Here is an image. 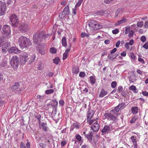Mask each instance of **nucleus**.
Segmentation results:
<instances>
[{
  "mask_svg": "<svg viewBox=\"0 0 148 148\" xmlns=\"http://www.w3.org/2000/svg\"><path fill=\"white\" fill-rule=\"evenodd\" d=\"M50 36L49 34H44L42 32H38L33 36V41L36 45H39L44 40Z\"/></svg>",
  "mask_w": 148,
  "mask_h": 148,
  "instance_id": "f257e3e1",
  "label": "nucleus"
},
{
  "mask_svg": "<svg viewBox=\"0 0 148 148\" xmlns=\"http://www.w3.org/2000/svg\"><path fill=\"white\" fill-rule=\"evenodd\" d=\"M18 43L20 47L23 49L25 48L30 46L32 44L30 40L28 38L23 36H21L19 38Z\"/></svg>",
  "mask_w": 148,
  "mask_h": 148,
  "instance_id": "f03ea898",
  "label": "nucleus"
},
{
  "mask_svg": "<svg viewBox=\"0 0 148 148\" xmlns=\"http://www.w3.org/2000/svg\"><path fill=\"white\" fill-rule=\"evenodd\" d=\"M10 63L12 67L14 69H16L18 67L19 63L18 57L16 56H14L11 59Z\"/></svg>",
  "mask_w": 148,
  "mask_h": 148,
  "instance_id": "7ed1b4c3",
  "label": "nucleus"
},
{
  "mask_svg": "<svg viewBox=\"0 0 148 148\" xmlns=\"http://www.w3.org/2000/svg\"><path fill=\"white\" fill-rule=\"evenodd\" d=\"M88 25L90 29L92 30L100 29L102 27L101 25L94 21L88 22Z\"/></svg>",
  "mask_w": 148,
  "mask_h": 148,
  "instance_id": "20e7f679",
  "label": "nucleus"
},
{
  "mask_svg": "<svg viewBox=\"0 0 148 148\" xmlns=\"http://www.w3.org/2000/svg\"><path fill=\"white\" fill-rule=\"evenodd\" d=\"M10 19L13 26H17L18 23V18L15 14H11L10 17Z\"/></svg>",
  "mask_w": 148,
  "mask_h": 148,
  "instance_id": "39448f33",
  "label": "nucleus"
},
{
  "mask_svg": "<svg viewBox=\"0 0 148 148\" xmlns=\"http://www.w3.org/2000/svg\"><path fill=\"white\" fill-rule=\"evenodd\" d=\"M113 114H114L113 112L105 113L104 114L103 117L105 119L109 121H112L114 122L116 121V118Z\"/></svg>",
  "mask_w": 148,
  "mask_h": 148,
  "instance_id": "423d86ee",
  "label": "nucleus"
},
{
  "mask_svg": "<svg viewBox=\"0 0 148 148\" xmlns=\"http://www.w3.org/2000/svg\"><path fill=\"white\" fill-rule=\"evenodd\" d=\"M20 61L22 65L24 64L29 59L28 54L25 52H23L20 55Z\"/></svg>",
  "mask_w": 148,
  "mask_h": 148,
  "instance_id": "0eeeda50",
  "label": "nucleus"
},
{
  "mask_svg": "<svg viewBox=\"0 0 148 148\" xmlns=\"http://www.w3.org/2000/svg\"><path fill=\"white\" fill-rule=\"evenodd\" d=\"M6 10L5 3L2 1H0V16L4 15Z\"/></svg>",
  "mask_w": 148,
  "mask_h": 148,
  "instance_id": "6e6552de",
  "label": "nucleus"
},
{
  "mask_svg": "<svg viewBox=\"0 0 148 148\" xmlns=\"http://www.w3.org/2000/svg\"><path fill=\"white\" fill-rule=\"evenodd\" d=\"M3 33L9 35L10 34V28L9 25H6L4 26L2 28Z\"/></svg>",
  "mask_w": 148,
  "mask_h": 148,
  "instance_id": "1a4fd4ad",
  "label": "nucleus"
},
{
  "mask_svg": "<svg viewBox=\"0 0 148 148\" xmlns=\"http://www.w3.org/2000/svg\"><path fill=\"white\" fill-rule=\"evenodd\" d=\"M69 7L68 6V5L64 8L62 13L59 14V16L60 17L62 15L63 16H61V18H62V17H64L67 14H68L69 13Z\"/></svg>",
  "mask_w": 148,
  "mask_h": 148,
  "instance_id": "9d476101",
  "label": "nucleus"
},
{
  "mask_svg": "<svg viewBox=\"0 0 148 148\" xmlns=\"http://www.w3.org/2000/svg\"><path fill=\"white\" fill-rule=\"evenodd\" d=\"M9 53H18L21 52V51L16 47H12L10 48L8 50Z\"/></svg>",
  "mask_w": 148,
  "mask_h": 148,
  "instance_id": "9b49d317",
  "label": "nucleus"
},
{
  "mask_svg": "<svg viewBox=\"0 0 148 148\" xmlns=\"http://www.w3.org/2000/svg\"><path fill=\"white\" fill-rule=\"evenodd\" d=\"M10 44L9 42H7L4 45L2 48V52L4 53H5L8 50L9 47L10 46Z\"/></svg>",
  "mask_w": 148,
  "mask_h": 148,
  "instance_id": "f8f14e48",
  "label": "nucleus"
},
{
  "mask_svg": "<svg viewBox=\"0 0 148 148\" xmlns=\"http://www.w3.org/2000/svg\"><path fill=\"white\" fill-rule=\"evenodd\" d=\"M99 128V125L97 122L94 123L91 126V129L94 132L98 131Z\"/></svg>",
  "mask_w": 148,
  "mask_h": 148,
  "instance_id": "ddd939ff",
  "label": "nucleus"
},
{
  "mask_svg": "<svg viewBox=\"0 0 148 148\" xmlns=\"http://www.w3.org/2000/svg\"><path fill=\"white\" fill-rule=\"evenodd\" d=\"M94 112L93 110H90L88 111L87 116V119L90 120L93 116Z\"/></svg>",
  "mask_w": 148,
  "mask_h": 148,
  "instance_id": "4468645a",
  "label": "nucleus"
},
{
  "mask_svg": "<svg viewBox=\"0 0 148 148\" xmlns=\"http://www.w3.org/2000/svg\"><path fill=\"white\" fill-rule=\"evenodd\" d=\"M110 130V127L108 125H105L103 129L101 132L103 133H105L109 132Z\"/></svg>",
  "mask_w": 148,
  "mask_h": 148,
  "instance_id": "2eb2a0df",
  "label": "nucleus"
},
{
  "mask_svg": "<svg viewBox=\"0 0 148 148\" xmlns=\"http://www.w3.org/2000/svg\"><path fill=\"white\" fill-rule=\"evenodd\" d=\"M40 128L42 129V130L45 132H47L48 130V128L47 126V124L45 123H42L40 126Z\"/></svg>",
  "mask_w": 148,
  "mask_h": 148,
  "instance_id": "dca6fc26",
  "label": "nucleus"
},
{
  "mask_svg": "<svg viewBox=\"0 0 148 148\" xmlns=\"http://www.w3.org/2000/svg\"><path fill=\"white\" fill-rule=\"evenodd\" d=\"M19 86V84L17 82H16L14 83V84L10 88V90L12 91H14L16 89H17Z\"/></svg>",
  "mask_w": 148,
  "mask_h": 148,
  "instance_id": "f3484780",
  "label": "nucleus"
},
{
  "mask_svg": "<svg viewBox=\"0 0 148 148\" xmlns=\"http://www.w3.org/2000/svg\"><path fill=\"white\" fill-rule=\"evenodd\" d=\"M107 93L108 92L106 91L104 89H102L99 94V96L100 97H103L106 95Z\"/></svg>",
  "mask_w": 148,
  "mask_h": 148,
  "instance_id": "a211bd4d",
  "label": "nucleus"
},
{
  "mask_svg": "<svg viewBox=\"0 0 148 148\" xmlns=\"http://www.w3.org/2000/svg\"><path fill=\"white\" fill-rule=\"evenodd\" d=\"M132 113L133 114H137L138 112V108L137 107H132L131 108Z\"/></svg>",
  "mask_w": 148,
  "mask_h": 148,
  "instance_id": "6ab92c4d",
  "label": "nucleus"
},
{
  "mask_svg": "<svg viewBox=\"0 0 148 148\" xmlns=\"http://www.w3.org/2000/svg\"><path fill=\"white\" fill-rule=\"evenodd\" d=\"M120 109L119 107H118V106L114 109L110 110V112H113L114 114H116V112H118Z\"/></svg>",
  "mask_w": 148,
  "mask_h": 148,
  "instance_id": "aec40b11",
  "label": "nucleus"
},
{
  "mask_svg": "<svg viewBox=\"0 0 148 148\" xmlns=\"http://www.w3.org/2000/svg\"><path fill=\"white\" fill-rule=\"evenodd\" d=\"M129 89L130 90H132L133 92L135 93H136L138 92V90L136 89V86H131L129 87Z\"/></svg>",
  "mask_w": 148,
  "mask_h": 148,
  "instance_id": "412c9836",
  "label": "nucleus"
},
{
  "mask_svg": "<svg viewBox=\"0 0 148 148\" xmlns=\"http://www.w3.org/2000/svg\"><path fill=\"white\" fill-rule=\"evenodd\" d=\"M138 119V115H136L132 117L130 121V123H134Z\"/></svg>",
  "mask_w": 148,
  "mask_h": 148,
  "instance_id": "4be33fe9",
  "label": "nucleus"
},
{
  "mask_svg": "<svg viewBox=\"0 0 148 148\" xmlns=\"http://www.w3.org/2000/svg\"><path fill=\"white\" fill-rule=\"evenodd\" d=\"M70 51V50L69 49H66L64 53L63 54V60H65L68 56L69 52Z\"/></svg>",
  "mask_w": 148,
  "mask_h": 148,
  "instance_id": "5701e85b",
  "label": "nucleus"
},
{
  "mask_svg": "<svg viewBox=\"0 0 148 148\" xmlns=\"http://www.w3.org/2000/svg\"><path fill=\"white\" fill-rule=\"evenodd\" d=\"M136 136H132L130 138L131 141L132 142L133 144L137 143V141L136 140Z\"/></svg>",
  "mask_w": 148,
  "mask_h": 148,
  "instance_id": "b1692460",
  "label": "nucleus"
},
{
  "mask_svg": "<svg viewBox=\"0 0 148 148\" xmlns=\"http://www.w3.org/2000/svg\"><path fill=\"white\" fill-rule=\"evenodd\" d=\"M61 42L63 46L66 47V39L65 37H63L62 38Z\"/></svg>",
  "mask_w": 148,
  "mask_h": 148,
  "instance_id": "393cba45",
  "label": "nucleus"
},
{
  "mask_svg": "<svg viewBox=\"0 0 148 148\" xmlns=\"http://www.w3.org/2000/svg\"><path fill=\"white\" fill-rule=\"evenodd\" d=\"M126 21V19L125 18H123L120 21H118V22L116 23V25H118L124 23Z\"/></svg>",
  "mask_w": 148,
  "mask_h": 148,
  "instance_id": "a878e982",
  "label": "nucleus"
},
{
  "mask_svg": "<svg viewBox=\"0 0 148 148\" xmlns=\"http://www.w3.org/2000/svg\"><path fill=\"white\" fill-rule=\"evenodd\" d=\"M58 104V102L56 99H54L52 100V103H51V106L53 107L56 106Z\"/></svg>",
  "mask_w": 148,
  "mask_h": 148,
  "instance_id": "bb28decb",
  "label": "nucleus"
},
{
  "mask_svg": "<svg viewBox=\"0 0 148 148\" xmlns=\"http://www.w3.org/2000/svg\"><path fill=\"white\" fill-rule=\"evenodd\" d=\"M49 51L51 53L55 54L57 51V49L54 47H51L49 49Z\"/></svg>",
  "mask_w": 148,
  "mask_h": 148,
  "instance_id": "cd10ccee",
  "label": "nucleus"
},
{
  "mask_svg": "<svg viewBox=\"0 0 148 148\" xmlns=\"http://www.w3.org/2000/svg\"><path fill=\"white\" fill-rule=\"evenodd\" d=\"M60 61V60L59 58L58 57H56L53 60V62L56 65H58Z\"/></svg>",
  "mask_w": 148,
  "mask_h": 148,
  "instance_id": "c85d7f7f",
  "label": "nucleus"
},
{
  "mask_svg": "<svg viewBox=\"0 0 148 148\" xmlns=\"http://www.w3.org/2000/svg\"><path fill=\"white\" fill-rule=\"evenodd\" d=\"M90 81L92 84H94L96 81L95 79L92 76H91L90 77Z\"/></svg>",
  "mask_w": 148,
  "mask_h": 148,
  "instance_id": "c756f323",
  "label": "nucleus"
},
{
  "mask_svg": "<svg viewBox=\"0 0 148 148\" xmlns=\"http://www.w3.org/2000/svg\"><path fill=\"white\" fill-rule=\"evenodd\" d=\"M44 98L43 96H40V95H38L37 96V99L39 101L42 102L43 101Z\"/></svg>",
  "mask_w": 148,
  "mask_h": 148,
  "instance_id": "7c9ffc66",
  "label": "nucleus"
},
{
  "mask_svg": "<svg viewBox=\"0 0 148 148\" xmlns=\"http://www.w3.org/2000/svg\"><path fill=\"white\" fill-rule=\"evenodd\" d=\"M73 73H78L79 71V69L77 67H74L73 69Z\"/></svg>",
  "mask_w": 148,
  "mask_h": 148,
  "instance_id": "2f4dec72",
  "label": "nucleus"
},
{
  "mask_svg": "<svg viewBox=\"0 0 148 148\" xmlns=\"http://www.w3.org/2000/svg\"><path fill=\"white\" fill-rule=\"evenodd\" d=\"M21 30L24 32H27L28 30V26L27 25H24L22 27Z\"/></svg>",
  "mask_w": 148,
  "mask_h": 148,
  "instance_id": "473e14b6",
  "label": "nucleus"
},
{
  "mask_svg": "<svg viewBox=\"0 0 148 148\" xmlns=\"http://www.w3.org/2000/svg\"><path fill=\"white\" fill-rule=\"evenodd\" d=\"M54 90L52 89L46 90L45 91V93L46 94H49L53 93L54 92Z\"/></svg>",
  "mask_w": 148,
  "mask_h": 148,
  "instance_id": "72a5a7b5",
  "label": "nucleus"
},
{
  "mask_svg": "<svg viewBox=\"0 0 148 148\" xmlns=\"http://www.w3.org/2000/svg\"><path fill=\"white\" fill-rule=\"evenodd\" d=\"M143 25V22L142 21H141L138 22L137 23V25L138 27H141Z\"/></svg>",
  "mask_w": 148,
  "mask_h": 148,
  "instance_id": "f704fd0d",
  "label": "nucleus"
},
{
  "mask_svg": "<svg viewBox=\"0 0 148 148\" xmlns=\"http://www.w3.org/2000/svg\"><path fill=\"white\" fill-rule=\"evenodd\" d=\"M118 107H119L120 109H123L125 108V104L124 103H122L118 105Z\"/></svg>",
  "mask_w": 148,
  "mask_h": 148,
  "instance_id": "c9c22d12",
  "label": "nucleus"
},
{
  "mask_svg": "<svg viewBox=\"0 0 148 148\" xmlns=\"http://www.w3.org/2000/svg\"><path fill=\"white\" fill-rule=\"evenodd\" d=\"M36 58V56L35 54H33L31 56L30 62H32L34 61Z\"/></svg>",
  "mask_w": 148,
  "mask_h": 148,
  "instance_id": "e433bc0d",
  "label": "nucleus"
},
{
  "mask_svg": "<svg viewBox=\"0 0 148 148\" xmlns=\"http://www.w3.org/2000/svg\"><path fill=\"white\" fill-rule=\"evenodd\" d=\"M38 70L41 71L43 70V67L42 66V63L41 62L39 63L38 66Z\"/></svg>",
  "mask_w": 148,
  "mask_h": 148,
  "instance_id": "4c0bfd02",
  "label": "nucleus"
},
{
  "mask_svg": "<svg viewBox=\"0 0 148 148\" xmlns=\"http://www.w3.org/2000/svg\"><path fill=\"white\" fill-rule=\"evenodd\" d=\"M81 36L82 38L87 37H89V34H86L85 33H81Z\"/></svg>",
  "mask_w": 148,
  "mask_h": 148,
  "instance_id": "58836bf2",
  "label": "nucleus"
},
{
  "mask_svg": "<svg viewBox=\"0 0 148 148\" xmlns=\"http://www.w3.org/2000/svg\"><path fill=\"white\" fill-rule=\"evenodd\" d=\"M120 9H118L115 13V17H117L118 16L119 14L121 13Z\"/></svg>",
  "mask_w": 148,
  "mask_h": 148,
  "instance_id": "ea45409f",
  "label": "nucleus"
},
{
  "mask_svg": "<svg viewBox=\"0 0 148 148\" xmlns=\"http://www.w3.org/2000/svg\"><path fill=\"white\" fill-rule=\"evenodd\" d=\"M140 40L143 42H145L146 40V38L145 36H141L140 38Z\"/></svg>",
  "mask_w": 148,
  "mask_h": 148,
  "instance_id": "a19ab883",
  "label": "nucleus"
},
{
  "mask_svg": "<svg viewBox=\"0 0 148 148\" xmlns=\"http://www.w3.org/2000/svg\"><path fill=\"white\" fill-rule=\"evenodd\" d=\"M130 31V27H126L125 29V34H127Z\"/></svg>",
  "mask_w": 148,
  "mask_h": 148,
  "instance_id": "79ce46f5",
  "label": "nucleus"
},
{
  "mask_svg": "<svg viewBox=\"0 0 148 148\" xmlns=\"http://www.w3.org/2000/svg\"><path fill=\"white\" fill-rule=\"evenodd\" d=\"M116 85V83L115 81H113L111 83V86L112 88H115Z\"/></svg>",
  "mask_w": 148,
  "mask_h": 148,
  "instance_id": "37998d69",
  "label": "nucleus"
},
{
  "mask_svg": "<svg viewBox=\"0 0 148 148\" xmlns=\"http://www.w3.org/2000/svg\"><path fill=\"white\" fill-rule=\"evenodd\" d=\"M97 119H91V120H90V121H89V124L90 125L92 123H94V122H97Z\"/></svg>",
  "mask_w": 148,
  "mask_h": 148,
  "instance_id": "c03bdc74",
  "label": "nucleus"
},
{
  "mask_svg": "<svg viewBox=\"0 0 148 148\" xmlns=\"http://www.w3.org/2000/svg\"><path fill=\"white\" fill-rule=\"evenodd\" d=\"M119 32V30L118 29H116L112 30V33L113 34H118Z\"/></svg>",
  "mask_w": 148,
  "mask_h": 148,
  "instance_id": "a18cd8bd",
  "label": "nucleus"
},
{
  "mask_svg": "<svg viewBox=\"0 0 148 148\" xmlns=\"http://www.w3.org/2000/svg\"><path fill=\"white\" fill-rule=\"evenodd\" d=\"M130 56L131 57V58L133 60H134L136 59V57L135 56L134 54V53H130Z\"/></svg>",
  "mask_w": 148,
  "mask_h": 148,
  "instance_id": "49530a36",
  "label": "nucleus"
},
{
  "mask_svg": "<svg viewBox=\"0 0 148 148\" xmlns=\"http://www.w3.org/2000/svg\"><path fill=\"white\" fill-rule=\"evenodd\" d=\"M143 47L146 49H148V42H146L143 45Z\"/></svg>",
  "mask_w": 148,
  "mask_h": 148,
  "instance_id": "de8ad7c7",
  "label": "nucleus"
},
{
  "mask_svg": "<svg viewBox=\"0 0 148 148\" xmlns=\"http://www.w3.org/2000/svg\"><path fill=\"white\" fill-rule=\"evenodd\" d=\"M85 75L84 72H81L79 74V76L81 77H84Z\"/></svg>",
  "mask_w": 148,
  "mask_h": 148,
  "instance_id": "09e8293b",
  "label": "nucleus"
},
{
  "mask_svg": "<svg viewBox=\"0 0 148 148\" xmlns=\"http://www.w3.org/2000/svg\"><path fill=\"white\" fill-rule=\"evenodd\" d=\"M76 138L79 141H81V137L78 134L76 136Z\"/></svg>",
  "mask_w": 148,
  "mask_h": 148,
  "instance_id": "8fccbe9b",
  "label": "nucleus"
},
{
  "mask_svg": "<svg viewBox=\"0 0 148 148\" xmlns=\"http://www.w3.org/2000/svg\"><path fill=\"white\" fill-rule=\"evenodd\" d=\"M36 118L38 119L39 121V123L40 124L41 122L40 120L41 118V116L40 115H37L36 117Z\"/></svg>",
  "mask_w": 148,
  "mask_h": 148,
  "instance_id": "3c124183",
  "label": "nucleus"
},
{
  "mask_svg": "<svg viewBox=\"0 0 148 148\" xmlns=\"http://www.w3.org/2000/svg\"><path fill=\"white\" fill-rule=\"evenodd\" d=\"M129 44L128 42H126L125 45V47L127 49H128L129 48Z\"/></svg>",
  "mask_w": 148,
  "mask_h": 148,
  "instance_id": "603ef678",
  "label": "nucleus"
},
{
  "mask_svg": "<svg viewBox=\"0 0 148 148\" xmlns=\"http://www.w3.org/2000/svg\"><path fill=\"white\" fill-rule=\"evenodd\" d=\"M123 88L121 86H119L118 88V90L119 92H122Z\"/></svg>",
  "mask_w": 148,
  "mask_h": 148,
  "instance_id": "864d4df0",
  "label": "nucleus"
},
{
  "mask_svg": "<svg viewBox=\"0 0 148 148\" xmlns=\"http://www.w3.org/2000/svg\"><path fill=\"white\" fill-rule=\"evenodd\" d=\"M134 34V32L132 30H130L128 36L129 37L132 36Z\"/></svg>",
  "mask_w": 148,
  "mask_h": 148,
  "instance_id": "5fc2aeb1",
  "label": "nucleus"
},
{
  "mask_svg": "<svg viewBox=\"0 0 148 148\" xmlns=\"http://www.w3.org/2000/svg\"><path fill=\"white\" fill-rule=\"evenodd\" d=\"M143 95L145 96H148V92L146 91H143L142 92Z\"/></svg>",
  "mask_w": 148,
  "mask_h": 148,
  "instance_id": "6e6d98bb",
  "label": "nucleus"
},
{
  "mask_svg": "<svg viewBox=\"0 0 148 148\" xmlns=\"http://www.w3.org/2000/svg\"><path fill=\"white\" fill-rule=\"evenodd\" d=\"M64 101L63 100H60L59 101V104L61 106L64 105Z\"/></svg>",
  "mask_w": 148,
  "mask_h": 148,
  "instance_id": "4d7b16f0",
  "label": "nucleus"
},
{
  "mask_svg": "<svg viewBox=\"0 0 148 148\" xmlns=\"http://www.w3.org/2000/svg\"><path fill=\"white\" fill-rule=\"evenodd\" d=\"M77 9L75 7L74 8H73L72 9V14L73 15H75L76 14V10Z\"/></svg>",
  "mask_w": 148,
  "mask_h": 148,
  "instance_id": "13d9d810",
  "label": "nucleus"
},
{
  "mask_svg": "<svg viewBox=\"0 0 148 148\" xmlns=\"http://www.w3.org/2000/svg\"><path fill=\"white\" fill-rule=\"evenodd\" d=\"M81 3L78 1V2L76 4L75 7V8H76V9H77V8L79 7L81 5Z\"/></svg>",
  "mask_w": 148,
  "mask_h": 148,
  "instance_id": "bf43d9fd",
  "label": "nucleus"
},
{
  "mask_svg": "<svg viewBox=\"0 0 148 148\" xmlns=\"http://www.w3.org/2000/svg\"><path fill=\"white\" fill-rule=\"evenodd\" d=\"M138 61L139 62H141L143 64V63H145V62H144L143 59V58H138Z\"/></svg>",
  "mask_w": 148,
  "mask_h": 148,
  "instance_id": "052dcab7",
  "label": "nucleus"
},
{
  "mask_svg": "<svg viewBox=\"0 0 148 148\" xmlns=\"http://www.w3.org/2000/svg\"><path fill=\"white\" fill-rule=\"evenodd\" d=\"M53 75V73L51 72H49L47 75L49 77H51Z\"/></svg>",
  "mask_w": 148,
  "mask_h": 148,
  "instance_id": "680f3d73",
  "label": "nucleus"
},
{
  "mask_svg": "<svg viewBox=\"0 0 148 148\" xmlns=\"http://www.w3.org/2000/svg\"><path fill=\"white\" fill-rule=\"evenodd\" d=\"M144 27L146 28H148V21L145 22L144 24Z\"/></svg>",
  "mask_w": 148,
  "mask_h": 148,
  "instance_id": "e2e57ef3",
  "label": "nucleus"
},
{
  "mask_svg": "<svg viewBox=\"0 0 148 148\" xmlns=\"http://www.w3.org/2000/svg\"><path fill=\"white\" fill-rule=\"evenodd\" d=\"M66 144V141L64 140L62 141L61 143V145L62 146H64Z\"/></svg>",
  "mask_w": 148,
  "mask_h": 148,
  "instance_id": "0e129e2a",
  "label": "nucleus"
},
{
  "mask_svg": "<svg viewBox=\"0 0 148 148\" xmlns=\"http://www.w3.org/2000/svg\"><path fill=\"white\" fill-rule=\"evenodd\" d=\"M121 95L123 97H125L126 93L125 91H122L121 93Z\"/></svg>",
  "mask_w": 148,
  "mask_h": 148,
  "instance_id": "69168bd1",
  "label": "nucleus"
},
{
  "mask_svg": "<svg viewBox=\"0 0 148 148\" xmlns=\"http://www.w3.org/2000/svg\"><path fill=\"white\" fill-rule=\"evenodd\" d=\"M121 55L123 57H125L126 56V52L124 51L121 53Z\"/></svg>",
  "mask_w": 148,
  "mask_h": 148,
  "instance_id": "338daca9",
  "label": "nucleus"
},
{
  "mask_svg": "<svg viewBox=\"0 0 148 148\" xmlns=\"http://www.w3.org/2000/svg\"><path fill=\"white\" fill-rule=\"evenodd\" d=\"M21 148H26L25 146L23 143L22 142L21 143Z\"/></svg>",
  "mask_w": 148,
  "mask_h": 148,
  "instance_id": "774afa93",
  "label": "nucleus"
}]
</instances>
